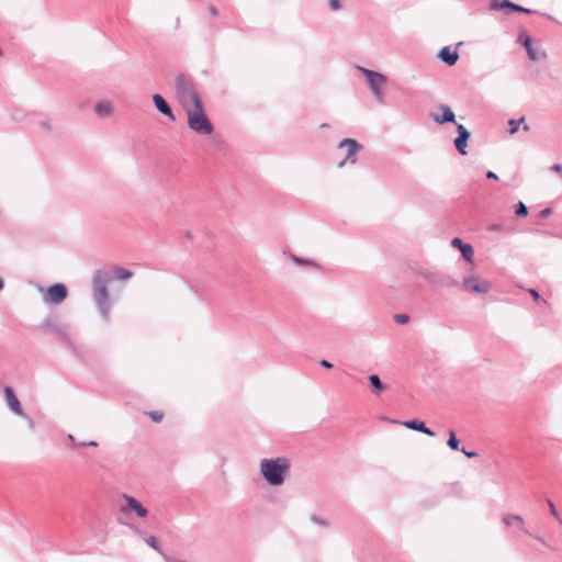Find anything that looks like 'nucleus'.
<instances>
[{"label":"nucleus","mask_w":562,"mask_h":562,"mask_svg":"<svg viewBox=\"0 0 562 562\" xmlns=\"http://www.w3.org/2000/svg\"><path fill=\"white\" fill-rule=\"evenodd\" d=\"M176 94L186 112L189 128L200 135L212 134L213 125L205 113L202 99L192 81L184 75L176 77Z\"/></svg>","instance_id":"nucleus-1"},{"label":"nucleus","mask_w":562,"mask_h":562,"mask_svg":"<svg viewBox=\"0 0 562 562\" xmlns=\"http://www.w3.org/2000/svg\"><path fill=\"white\" fill-rule=\"evenodd\" d=\"M132 272L125 268L109 266L95 271L93 276V294L101 317L110 321L111 300L108 291V283L114 279L127 280Z\"/></svg>","instance_id":"nucleus-2"},{"label":"nucleus","mask_w":562,"mask_h":562,"mask_svg":"<svg viewBox=\"0 0 562 562\" xmlns=\"http://www.w3.org/2000/svg\"><path fill=\"white\" fill-rule=\"evenodd\" d=\"M290 467V461L284 457L262 459L260 473L270 485L279 486L285 481Z\"/></svg>","instance_id":"nucleus-3"},{"label":"nucleus","mask_w":562,"mask_h":562,"mask_svg":"<svg viewBox=\"0 0 562 562\" xmlns=\"http://www.w3.org/2000/svg\"><path fill=\"white\" fill-rule=\"evenodd\" d=\"M123 504H120V512L128 515L131 512H134L137 517L144 518L147 516L148 510L138 502L135 497L128 494H122Z\"/></svg>","instance_id":"nucleus-4"},{"label":"nucleus","mask_w":562,"mask_h":562,"mask_svg":"<svg viewBox=\"0 0 562 562\" xmlns=\"http://www.w3.org/2000/svg\"><path fill=\"white\" fill-rule=\"evenodd\" d=\"M362 74L366 75L367 80L370 85V88L372 89L374 95L378 100H382L383 98V87L386 82V77L382 74L366 69V68H359Z\"/></svg>","instance_id":"nucleus-5"},{"label":"nucleus","mask_w":562,"mask_h":562,"mask_svg":"<svg viewBox=\"0 0 562 562\" xmlns=\"http://www.w3.org/2000/svg\"><path fill=\"white\" fill-rule=\"evenodd\" d=\"M463 289L470 293L485 294L491 289V283L480 277L472 276L463 279Z\"/></svg>","instance_id":"nucleus-6"},{"label":"nucleus","mask_w":562,"mask_h":562,"mask_svg":"<svg viewBox=\"0 0 562 562\" xmlns=\"http://www.w3.org/2000/svg\"><path fill=\"white\" fill-rule=\"evenodd\" d=\"M68 291L66 285L56 283L50 285L44 295V302L50 304H60L67 297Z\"/></svg>","instance_id":"nucleus-7"},{"label":"nucleus","mask_w":562,"mask_h":562,"mask_svg":"<svg viewBox=\"0 0 562 562\" xmlns=\"http://www.w3.org/2000/svg\"><path fill=\"white\" fill-rule=\"evenodd\" d=\"M347 148V155L344 160H341L338 164V167L341 168L347 162L355 164L357 158L356 154L361 148V145H359L355 139L351 138H345L339 143V148Z\"/></svg>","instance_id":"nucleus-8"},{"label":"nucleus","mask_w":562,"mask_h":562,"mask_svg":"<svg viewBox=\"0 0 562 562\" xmlns=\"http://www.w3.org/2000/svg\"><path fill=\"white\" fill-rule=\"evenodd\" d=\"M42 328L46 331L57 335L64 340H68L65 326L55 317H49L44 321Z\"/></svg>","instance_id":"nucleus-9"},{"label":"nucleus","mask_w":562,"mask_h":562,"mask_svg":"<svg viewBox=\"0 0 562 562\" xmlns=\"http://www.w3.org/2000/svg\"><path fill=\"white\" fill-rule=\"evenodd\" d=\"M4 397L7 405L12 413L18 416H24L22 405L10 386L4 387Z\"/></svg>","instance_id":"nucleus-10"},{"label":"nucleus","mask_w":562,"mask_h":562,"mask_svg":"<svg viewBox=\"0 0 562 562\" xmlns=\"http://www.w3.org/2000/svg\"><path fill=\"white\" fill-rule=\"evenodd\" d=\"M438 110L440 111V114H430V116L436 123L443 124L447 122H454V113L451 111L449 106L441 104L438 106Z\"/></svg>","instance_id":"nucleus-11"},{"label":"nucleus","mask_w":562,"mask_h":562,"mask_svg":"<svg viewBox=\"0 0 562 562\" xmlns=\"http://www.w3.org/2000/svg\"><path fill=\"white\" fill-rule=\"evenodd\" d=\"M457 130H458L459 136L454 140V145H456L457 149L462 155H465L467 154L465 148L468 145V139L470 137V133L462 124H458Z\"/></svg>","instance_id":"nucleus-12"},{"label":"nucleus","mask_w":562,"mask_h":562,"mask_svg":"<svg viewBox=\"0 0 562 562\" xmlns=\"http://www.w3.org/2000/svg\"><path fill=\"white\" fill-rule=\"evenodd\" d=\"M503 522L507 528L516 525L518 529L522 530L525 533H529V531L525 528L524 519L520 515H514V514L504 515Z\"/></svg>","instance_id":"nucleus-13"},{"label":"nucleus","mask_w":562,"mask_h":562,"mask_svg":"<svg viewBox=\"0 0 562 562\" xmlns=\"http://www.w3.org/2000/svg\"><path fill=\"white\" fill-rule=\"evenodd\" d=\"M153 101L155 103V106L159 112L168 116L171 121H175V115L168 105V103L165 101V99L160 94H154Z\"/></svg>","instance_id":"nucleus-14"},{"label":"nucleus","mask_w":562,"mask_h":562,"mask_svg":"<svg viewBox=\"0 0 562 562\" xmlns=\"http://www.w3.org/2000/svg\"><path fill=\"white\" fill-rule=\"evenodd\" d=\"M406 428L420 431L427 436H434V431L426 427L425 423L419 419H411L402 423Z\"/></svg>","instance_id":"nucleus-15"},{"label":"nucleus","mask_w":562,"mask_h":562,"mask_svg":"<svg viewBox=\"0 0 562 562\" xmlns=\"http://www.w3.org/2000/svg\"><path fill=\"white\" fill-rule=\"evenodd\" d=\"M438 56L442 61H445L449 66L454 65L459 59L458 53L451 52L449 47L441 48Z\"/></svg>","instance_id":"nucleus-16"},{"label":"nucleus","mask_w":562,"mask_h":562,"mask_svg":"<svg viewBox=\"0 0 562 562\" xmlns=\"http://www.w3.org/2000/svg\"><path fill=\"white\" fill-rule=\"evenodd\" d=\"M368 379L375 394H380L386 389L385 385L382 383L381 379L379 378V375L371 374Z\"/></svg>","instance_id":"nucleus-17"},{"label":"nucleus","mask_w":562,"mask_h":562,"mask_svg":"<svg viewBox=\"0 0 562 562\" xmlns=\"http://www.w3.org/2000/svg\"><path fill=\"white\" fill-rule=\"evenodd\" d=\"M520 40L524 42V45L528 52V56L531 60H537L539 58L538 54L531 46V38L527 34H521Z\"/></svg>","instance_id":"nucleus-18"},{"label":"nucleus","mask_w":562,"mask_h":562,"mask_svg":"<svg viewBox=\"0 0 562 562\" xmlns=\"http://www.w3.org/2000/svg\"><path fill=\"white\" fill-rule=\"evenodd\" d=\"M94 111L100 116H109L112 113V105L110 102L103 101L95 105Z\"/></svg>","instance_id":"nucleus-19"},{"label":"nucleus","mask_w":562,"mask_h":562,"mask_svg":"<svg viewBox=\"0 0 562 562\" xmlns=\"http://www.w3.org/2000/svg\"><path fill=\"white\" fill-rule=\"evenodd\" d=\"M512 5V2L508 0H491L490 7L493 10H499L509 8Z\"/></svg>","instance_id":"nucleus-20"},{"label":"nucleus","mask_w":562,"mask_h":562,"mask_svg":"<svg viewBox=\"0 0 562 562\" xmlns=\"http://www.w3.org/2000/svg\"><path fill=\"white\" fill-rule=\"evenodd\" d=\"M447 445L452 450H459V440L456 437L454 430H449V439L447 441Z\"/></svg>","instance_id":"nucleus-21"},{"label":"nucleus","mask_w":562,"mask_h":562,"mask_svg":"<svg viewBox=\"0 0 562 562\" xmlns=\"http://www.w3.org/2000/svg\"><path fill=\"white\" fill-rule=\"evenodd\" d=\"M459 250L462 254V257L465 261L472 262V259L474 257V248H459Z\"/></svg>","instance_id":"nucleus-22"},{"label":"nucleus","mask_w":562,"mask_h":562,"mask_svg":"<svg viewBox=\"0 0 562 562\" xmlns=\"http://www.w3.org/2000/svg\"><path fill=\"white\" fill-rule=\"evenodd\" d=\"M547 504L549 506L551 515L562 525V517L559 515L554 504L551 499H547Z\"/></svg>","instance_id":"nucleus-23"},{"label":"nucleus","mask_w":562,"mask_h":562,"mask_svg":"<svg viewBox=\"0 0 562 562\" xmlns=\"http://www.w3.org/2000/svg\"><path fill=\"white\" fill-rule=\"evenodd\" d=\"M394 321H395L397 324L404 325V324L408 323L409 317H408V315H406V314H395V315H394Z\"/></svg>","instance_id":"nucleus-24"},{"label":"nucleus","mask_w":562,"mask_h":562,"mask_svg":"<svg viewBox=\"0 0 562 562\" xmlns=\"http://www.w3.org/2000/svg\"><path fill=\"white\" fill-rule=\"evenodd\" d=\"M527 214H528L527 206L522 202H519L517 204L516 215H518V216H526Z\"/></svg>","instance_id":"nucleus-25"},{"label":"nucleus","mask_w":562,"mask_h":562,"mask_svg":"<svg viewBox=\"0 0 562 562\" xmlns=\"http://www.w3.org/2000/svg\"><path fill=\"white\" fill-rule=\"evenodd\" d=\"M525 119L521 117L519 121L517 120H510L509 121V125H510V134H515L517 131H518V126L521 122H524Z\"/></svg>","instance_id":"nucleus-26"},{"label":"nucleus","mask_w":562,"mask_h":562,"mask_svg":"<svg viewBox=\"0 0 562 562\" xmlns=\"http://www.w3.org/2000/svg\"><path fill=\"white\" fill-rule=\"evenodd\" d=\"M146 543L151 547L153 549L159 551L158 541L154 536L148 537L146 540Z\"/></svg>","instance_id":"nucleus-27"},{"label":"nucleus","mask_w":562,"mask_h":562,"mask_svg":"<svg viewBox=\"0 0 562 562\" xmlns=\"http://www.w3.org/2000/svg\"><path fill=\"white\" fill-rule=\"evenodd\" d=\"M289 257L297 265H313L312 260L302 259L292 255H289Z\"/></svg>","instance_id":"nucleus-28"},{"label":"nucleus","mask_w":562,"mask_h":562,"mask_svg":"<svg viewBox=\"0 0 562 562\" xmlns=\"http://www.w3.org/2000/svg\"><path fill=\"white\" fill-rule=\"evenodd\" d=\"M149 416L151 417V419L154 422L159 423V422H161L164 414L161 412L154 411V412L149 413Z\"/></svg>","instance_id":"nucleus-29"},{"label":"nucleus","mask_w":562,"mask_h":562,"mask_svg":"<svg viewBox=\"0 0 562 562\" xmlns=\"http://www.w3.org/2000/svg\"><path fill=\"white\" fill-rule=\"evenodd\" d=\"M329 7L333 11H337L341 8L339 0H329Z\"/></svg>","instance_id":"nucleus-30"},{"label":"nucleus","mask_w":562,"mask_h":562,"mask_svg":"<svg viewBox=\"0 0 562 562\" xmlns=\"http://www.w3.org/2000/svg\"><path fill=\"white\" fill-rule=\"evenodd\" d=\"M509 9L514 10V11H518V12H526V13H529L530 10L529 9H526V8H522L518 4H515L512 2V5L509 7Z\"/></svg>","instance_id":"nucleus-31"},{"label":"nucleus","mask_w":562,"mask_h":562,"mask_svg":"<svg viewBox=\"0 0 562 562\" xmlns=\"http://www.w3.org/2000/svg\"><path fill=\"white\" fill-rule=\"evenodd\" d=\"M78 446L80 447H97L98 446V442L97 441H82V442H79Z\"/></svg>","instance_id":"nucleus-32"},{"label":"nucleus","mask_w":562,"mask_h":562,"mask_svg":"<svg viewBox=\"0 0 562 562\" xmlns=\"http://www.w3.org/2000/svg\"><path fill=\"white\" fill-rule=\"evenodd\" d=\"M311 520L317 525H321V526H326V522L324 520H322L321 518H318L317 516H312L311 517Z\"/></svg>","instance_id":"nucleus-33"},{"label":"nucleus","mask_w":562,"mask_h":562,"mask_svg":"<svg viewBox=\"0 0 562 562\" xmlns=\"http://www.w3.org/2000/svg\"><path fill=\"white\" fill-rule=\"evenodd\" d=\"M461 451H462V452H463L468 458H474V457H476V456H477V454H476V452H474V451H468V450H465V448H462V449H461Z\"/></svg>","instance_id":"nucleus-34"},{"label":"nucleus","mask_w":562,"mask_h":562,"mask_svg":"<svg viewBox=\"0 0 562 562\" xmlns=\"http://www.w3.org/2000/svg\"><path fill=\"white\" fill-rule=\"evenodd\" d=\"M551 170L554 171V172L561 173L562 172V165L561 164H555V165L551 166Z\"/></svg>","instance_id":"nucleus-35"},{"label":"nucleus","mask_w":562,"mask_h":562,"mask_svg":"<svg viewBox=\"0 0 562 562\" xmlns=\"http://www.w3.org/2000/svg\"><path fill=\"white\" fill-rule=\"evenodd\" d=\"M529 293H530V295H531L535 300H537V301H539V300L541 299V297H540V294H539L536 290H533V289H530V290H529Z\"/></svg>","instance_id":"nucleus-36"},{"label":"nucleus","mask_w":562,"mask_h":562,"mask_svg":"<svg viewBox=\"0 0 562 562\" xmlns=\"http://www.w3.org/2000/svg\"><path fill=\"white\" fill-rule=\"evenodd\" d=\"M319 364L323 367V368H326V369H330L333 368V364L327 361V360H321Z\"/></svg>","instance_id":"nucleus-37"},{"label":"nucleus","mask_w":562,"mask_h":562,"mask_svg":"<svg viewBox=\"0 0 562 562\" xmlns=\"http://www.w3.org/2000/svg\"><path fill=\"white\" fill-rule=\"evenodd\" d=\"M551 214V209H544L539 213L540 217H547Z\"/></svg>","instance_id":"nucleus-38"},{"label":"nucleus","mask_w":562,"mask_h":562,"mask_svg":"<svg viewBox=\"0 0 562 562\" xmlns=\"http://www.w3.org/2000/svg\"><path fill=\"white\" fill-rule=\"evenodd\" d=\"M451 246H459V247H461V246H464V245L462 244V241L459 238H453L452 241H451Z\"/></svg>","instance_id":"nucleus-39"},{"label":"nucleus","mask_w":562,"mask_h":562,"mask_svg":"<svg viewBox=\"0 0 562 562\" xmlns=\"http://www.w3.org/2000/svg\"><path fill=\"white\" fill-rule=\"evenodd\" d=\"M23 417H25V418L27 419L29 427H30L31 429H34V427H35V426H34V422H33V419H32V418H30L29 416H26L25 414H24V416H23Z\"/></svg>","instance_id":"nucleus-40"},{"label":"nucleus","mask_w":562,"mask_h":562,"mask_svg":"<svg viewBox=\"0 0 562 562\" xmlns=\"http://www.w3.org/2000/svg\"><path fill=\"white\" fill-rule=\"evenodd\" d=\"M486 177H487L488 179H497V178H498V177H497V175H496L495 172H493V171H488V172L486 173Z\"/></svg>","instance_id":"nucleus-41"},{"label":"nucleus","mask_w":562,"mask_h":562,"mask_svg":"<svg viewBox=\"0 0 562 562\" xmlns=\"http://www.w3.org/2000/svg\"><path fill=\"white\" fill-rule=\"evenodd\" d=\"M67 438H68V440H69V441H72V442L75 441V438H74V436H72V435H68V437H67Z\"/></svg>","instance_id":"nucleus-42"},{"label":"nucleus","mask_w":562,"mask_h":562,"mask_svg":"<svg viewBox=\"0 0 562 562\" xmlns=\"http://www.w3.org/2000/svg\"><path fill=\"white\" fill-rule=\"evenodd\" d=\"M3 289V281L0 279V291Z\"/></svg>","instance_id":"nucleus-43"},{"label":"nucleus","mask_w":562,"mask_h":562,"mask_svg":"<svg viewBox=\"0 0 562 562\" xmlns=\"http://www.w3.org/2000/svg\"><path fill=\"white\" fill-rule=\"evenodd\" d=\"M524 130H525V131H528V130H529L528 125H525V126H524Z\"/></svg>","instance_id":"nucleus-44"}]
</instances>
